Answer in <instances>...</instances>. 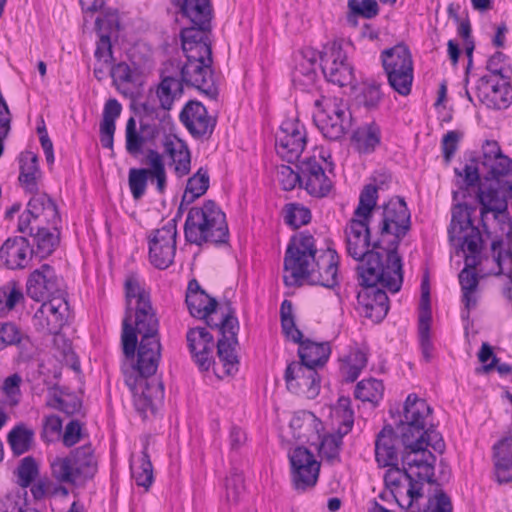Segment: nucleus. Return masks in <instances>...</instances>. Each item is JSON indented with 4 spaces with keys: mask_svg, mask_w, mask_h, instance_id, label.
I'll use <instances>...</instances> for the list:
<instances>
[{
    "mask_svg": "<svg viewBox=\"0 0 512 512\" xmlns=\"http://www.w3.org/2000/svg\"><path fill=\"white\" fill-rule=\"evenodd\" d=\"M370 196L359 197L352 218L347 223L345 243L347 254L358 261L357 274L365 283H381L392 293L403 283L402 258L394 249L384 248L368 219L373 203Z\"/></svg>",
    "mask_w": 512,
    "mask_h": 512,
    "instance_id": "nucleus-1",
    "label": "nucleus"
},
{
    "mask_svg": "<svg viewBox=\"0 0 512 512\" xmlns=\"http://www.w3.org/2000/svg\"><path fill=\"white\" fill-rule=\"evenodd\" d=\"M134 311V324L130 323V357L134 356L138 345V336H141L137 350V360L132 366L140 378L135 380L133 388L134 407L142 420L155 415L164 399V385L157 379L148 380L155 374L160 359V341L158 337L159 321L152 305L139 307Z\"/></svg>",
    "mask_w": 512,
    "mask_h": 512,
    "instance_id": "nucleus-2",
    "label": "nucleus"
},
{
    "mask_svg": "<svg viewBox=\"0 0 512 512\" xmlns=\"http://www.w3.org/2000/svg\"><path fill=\"white\" fill-rule=\"evenodd\" d=\"M339 257L334 249L318 251L314 237L305 232L291 238L284 257L286 286L309 284L334 288L338 284Z\"/></svg>",
    "mask_w": 512,
    "mask_h": 512,
    "instance_id": "nucleus-3",
    "label": "nucleus"
},
{
    "mask_svg": "<svg viewBox=\"0 0 512 512\" xmlns=\"http://www.w3.org/2000/svg\"><path fill=\"white\" fill-rule=\"evenodd\" d=\"M151 51L144 43H135L130 49V155L136 157L155 144L159 134L157 112L147 100L142 101L144 85L151 65Z\"/></svg>",
    "mask_w": 512,
    "mask_h": 512,
    "instance_id": "nucleus-4",
    "label": "nucleus"
},
{
    "mask_svg": "<svg viewBox=\"0 0 512 512\" xmlns=\"http://www.w3.org/2000/svg\"><path fill=\"white\" fill-rule=\"evenodd\" d=\"M190 314L198 319H204L210 328L219 331L217 355L222 362L227 375H233L238 371L239 359L236 348L239 344L238 333L240 329L236 311L229 300L218 303L206 292L192 294L186 299Z\"/></svg>",
    "mask_w": 512,
    "mask_h": 512,
    "instance_id": "nucleus-5",
    "label": "nucleus"
},
{
    "mask_svg": "<svg viewBox=\"0 0 512 512\" xmlns=\"http://www.w3.org/2000/svg\"><path fill=\"white\" fill-rule=\"evenodd\" d=\"M370 196L373 203L368 219L381 238L386 235L393 236L388 249L397 252L398 246L411 228V214L403 197L396 196L388 202L377 205L378 187L367 184L363 187L359 197Z\"/></svg>",
    "mask_w": 512,
    "mask_h": 512,
    "instance_id": "nucleus-6",
    "label": "nucleus"
},
{
    "mask_svg": "<svg viewBox=\"0 0 512 512\" xmlns=\"http://www.w3.org/2000/svg\"><path fill=\"white\" fill-rule=\"evenodd\" d=\"M455 174L462 178L461 191L453 192V199L465 198L470 190L476 192V199L481 205L480 215L483 220L485 215L492 212L495 218L507 212V201L512 199V181H491L488 185L480 184L478 167L475 164H465L463 170L454 169Z\"/></svg>",
    "mask_w": 512,
    "mask_h": 512,
    "instance_id": "nucleus-7",
    "label": "nucleus"
},
{
    "mask_svg": "<svg viewBox=\"0 0 512 512\" xmlns=\"http://www.w3.org/2000/svg\"><path fill=\"white\" fill-rule=\"evenodd\" d=\"M184 236L188 243L197 246L227 244L229 229L225 213L213 200L190 208L184 224Z\"/></svg>",
    "mask_w": 512,
    "mask_h": 512,
    "instance_id": "nucleus-8",
    "label": "nucleus"
},
{
    "mask_svg": "<svg viewBox=\"0 0 512 512\" xmlns=\"http://www.w3.org/2000/svg\"><path fill=\"white\" fill-rule=\"evenodd\" d=\"M181 43L186 56V62L180 68L182 85L194 87L211 99L216 98L218 89L212 69L211 40H181Z\"/></svg>",
    "mask_w": 512,
    "mask_h": 512,
    "instance_id": "nucleus-9",
    "label": "nucleus"
},
{
    "mask_svg": "<svg viewBox=\"0 0 512 512\" xmlns=\"http://www.w3.org/2000/svg\"><path fill=\"white\" fill-rule=\"evenodd\" d=\"M318 109L314 114V122L329 140H340L352 125V115L348 107L338 98L322 96L315 100Z\"/></svg>",
    "mask_w": 512,
    "mask_h": 512,
    "instance_id": "nucleus-10",
    "label": "nucleus"
},
{
    "mask_svg": "<svg viewBox=\"0 0 512 512\" xmlns=\"http://www.w3.org/2000/svg\"><path fill=\"white\" fill-rule=\"evenodd\" d=\"M381 61L390 87L402 96L411 93L413 61L409 48L397 44L381 53Z\"/></svg>",
    "mask_w": 512,
    "mask_h": 512,
    "instance_id": "nucleus-11",
    "label": "nucleus"
},
{
    "mask_svg": "<svg viewBox=\"0 0 512 512\" xmlns=\"http://www.w3.org/2000/svg\"><path fill=\"white\" fill-rule=\"evenodd\" d=\"M348 47V42L334 40L325 44L319 52L320 66L325 78L340 87L352 86L355 82L354 68L348 62Z\"/></svg>",
    "mask_w": 512,
    "mask_h": 512,
    "instance_id": "nucleus-12",
    "label": "nucleus"
},
{
    "mask_svg": "<svg viewBox=\"0 0 512 512\" xmlns=\"http://www.w3.org/2000/svg\"><path fill=\"white\" fill-rule=\"evenodd\" d=\"M475 207L466 203H457L452 208V217L448 228L450 243L462 252H475L476 248H483V239L480 230L473 225L471 216Z\"/></svg>",
    "mask_w": 512,
    "mask_h": 512,
    "instance_id": "nucleus-13",
    "label": "nucleus"
},
{
    "mask_svg": "<svg viewBox=\"0 0 512 512\" xmlns=\"http://www.w3.org/2000/svg\"><path fill=\"white\" fill-rule=\"evenodd\" d=\"M384 484L390 496L402 509H412L414 504L423 498V485L425 480H420L409 470H401L400 467H392L386 470Z\"/></svg>",
    "mask_w": 512,
    "mask_h": 512,
    "instance_id": "nucleus-14",
    "label": "nucleus"
},
{
    "mask_svg": "<svg viewBox=\"0 0 512 512\" xmlns=\"http://www.w3.org/2000/svg\"><path fill=\"white\" fill-rule=\"evenodd\" d=\"M183 17L192 24L180 32L181 40H211L213 9L210 0H172Z\"/></svg>",
    "mask_w": 512,
    "mask_h": 512,
    "instance_id": "nucleus-15",
    "label": "nucleus"
},
{
    "mask_svg": "<svg viewBox=\"0 0 512 512\" xmlns=\"http://www.w3.org/2000/svg\"><path fill=\"white\" fill-rule=\"evenodd\" d=\"M291 468V483L297 492L312 489L318 481L320 463L314 454L303 446H298L288 454Z\"/></svg>",
    "mask_w": 512,
    "mask_h": 512,
    "instance_id": "nucleus-16",
    "label": "nucleus"
},
{
    "mask_svg": "<svg viewBox=\"0 0 512 512\" xmlns=\"http://www.w3.org/2000/svg\"><path fill=\"white\" fill-rule=\"evenodd\" d=\"M144 163L150 168H130V192L135 200L145 194L148 179L156 180L159 193H164L166 188L167 176L162 155L155 149H149Z\"/></svg>",
    "mask_w": 512,
    "mask_h": 512,
    "instance_id": "nucleus-17",
    "label": "nucleus"
},
{
    "mask_svg": "<svg viewBox=\"0 0 512 512\" xmlns=\"http://www.w3.org/2000/svg\"><path fill=\"white\" fill-rule=\"evenodd\" d=\"M26 293L31 299L38 302L66 296L62 278L48 264L41 265L29 275Z\"/></svg>",
    "mask_w": 512,
    "mask_h": 512,
    "instance_id": "nucleus-18",
    "label": "nucleus"
},
{
    "mask_svg": "<svg viewBox=\"0 0 512 512\" xmlns=\"http://www.w3.org/2000/svg\"><path fill=\"white\" fill-rule=\"evenodd\" d=\"M68 318L69 305L66 296H60L43 301L32 321L37 331L57 335L67 324Z\"/></svg>",
    "mask_w": 512,
    "mask_h": 512,
    "instance_id": "nucleus-19",
    "label": "nucleus"
},
{
    "mask_svg": "<svg viewBox=\"0 0 512 512\" xmlns=\"http://www.w3.org/2000/svg\"><path fill=\"white\" fill-rule=\"evenodd\" d=\"M397 434L390 425H386L377 434L375 440V459L379 467H399V455L404 447L410 446V434Z\"/></svg>",
    "mask_w": 512,
    "mask_h": 512,
    "instance_id": "nucleus-20",
    "label": "nucleus"
},
{
    "mask_svg": "<svg viewBox=\"0 0 512 512\" xmlns=\"http://www.w3.org/2000/svg\"><path fill=\"white\" fill-rule=\"evenodd\" d=\"M284 380L288 391L307 399H314L320 392V376L312 366L293 361L285 369Z\"/></svg>",
    "mask_w": 512,
    "mask_h": 512,
    "instance_id": "nucleus-21",
    "label": "nucleus"
},
{
    "mask_svg": "<svg viewBox=\"0 0 512 512\" xmlns=\"http://www.w3.org/2000/svg\"><path fill=\"white\" fill-rule=\"evenodd\" d=\"M306 145L305 128L298 121L287 120L276 136V150L289 163L299 159Z\"/></svg>",
    "mask_w": 512,
    "mask_h": 512,
    "instance_id": "nucleus-22",
    "label": "nucleus"
},
{
    "mask_svg": "<svg viewBox=\"0 0 512 512\" xmlns=\"http://www.w3.org/2000/svg\"><path fill=\"white\" fill-rule=\"evenodd\" d=\"M409 439L410 446L404 447L401 452L402 468L400 469L413 472L414 476L427 483H434V455L427 452L425 447H421V440L415 441L412 436Z\"/></svg>",
    "mask_w": 512,
    "mask_h": 512,
    "instance_id": "nucleus-23",
    "label": "nucleus"
},
{
    "mask_svg": "<svg viewBox=\"0 0 512 512\" xmlns=\"http://www.w3.org/2000/svg\"><path fill=\"white\" fill-rule=\"evenodd\" d=\"M179 119L195 139L210 138L216 126V119L208 114L206 107L199 101H188Z\"/></svg>",
    "mask_w": 512,
    "mask_h": 512,
    "instance_id": "nucleus-24",
    "label": "nucleus"
},
{
    "mask_svg": "<svg viewBox=\"0 0 512 512\" xmlns=\"http://www.w3.org/2000/svg\"><path fill=\"white\" fill-rule=\"evenodd\" d=\"M482 249L476 248L475 252H463L465 255V267L458 275L462 290V302L465 306V310L462 312L463 318H469L470 310L477 305L476 291L479 285V277L475 269L481 262Z\"/></svg>",
    "mask_w": 512,
    "mask_h": 512,
    "instance_id": "nucleus-25",
    "label": "nucleus"
},
{
    "mask_svg": "<svg viewBox=\"0 0 512 512\" xmlns=\"http://www.w3.org/2000/svg\"><path fill=\"white\" fill-rule=\"evenodd\" d=\"M298 169L302 171L301 188L316 198L328 196L333 188V182L315 157L302 161L298 165Z\"/></svg>",
    "mask_w": 512,
    "mask_h": 512,
    "instance_id": "nucleus-26",
    "label": "nucleus"
},
{
    "mask_svg": "<svg viewBox=\"0 0 512 512\" xmlns=\"http://www.w3.org/2000/svg\"><path fill=\"white\" fill-rule=\"evenodd\" d=\"M191 356L201 371H208L214 363L215 342L212 334L205 327L190 328L186 334Z\"/></svg>",
    "mask_w": 512,
    "mask_h": 512,
    "instance_id": "nucleus-27",
    "label": "nucleus"
},
{
    "mask_svg": "<svg viewBox=\"0 0 512 512\" xmlns=\"http://www.w3.org/2000/svg\"><path fill=\"white\" fill-rule=\"evenodd\" d=\"M95 29L99 40L95 50L97 61L108 64L113 60L112 38L117 37L119 32V17L117 11H106L95 20Z\"/></svg>",
    "mask_w": 512,
    "mask_h": 512,
    "instance_id": "nucleus-28",
    "label": "nucleus"
},
{
    "mask_svg": "<svg viewBox=\"0 0 512 512\" xmlns=\"http://www.w3.org/2000/svg\"><path fill=\"white\" fill-rule=\"evenodd\" d=\"M431 413L432 409L424 399L416 394H409L404 404L403 419L397 429L410 435L421 433L427 426V418Z\"/></svg>",
    "mask_w": 512,
    "mask_h": 512,
    "instance_id": "nucleus-29",
    "label": "nucleus"
},
{
    "mask_svg": "<svg viewBox=\"0 0 512 512\" xmlns=\"http://www.w3.org/2000/svg\"><path fill=\"white\" fill-rule=\"evenodd\" d=\"M9 346L18 350V361L25 362L32 358V343L27 333L15 322H0V352Z\"/></svg>",
    "mask_w": 512,
    "mask_h": 512,
    "instance_id": "nucleus-30",
    "label": "nucleus"
},
{
    "mask_svg": "<svg viewBox=\"0 0 512 512\" xmlns=\"http://www.w3.org/2000/svg\"><path fill=\"white\" fill-rule=\"evenodd\" d=\"M289 426L293 437L300 442L316 445L321 439L323 424L312 412H296Z\"/></svg>",
    "mask_w": 512,
    "mask_h": 512,
    "instance_id": "nucleus-31",
    "label": "nucleus"
},
{
    "mask_svg": "<svg viewBox=\"0 0 512 512\" xmlns=\"http://www.w3.org/2000/svg\"><path fill=\"white\" fill-rule=\"evenodd\" d=\"M33 196L27 204V211L34 217V223L46 224L59 231L61 218L55 202L46 193H32Z\"/></svg>",
    "mask_w": 512,
    "mask_h": 512,
    "instance_id": "nucleus-32",
    "label": "nucleus"
},
{
    "mask_svg": "<svg viewBox=\"0 0 512 512\" xmlns=\"http://www.w3.org/2000/svg\"><path fill=\"white\" fill-rule=\"evenodd\" d=\"M33 250L27 238H8L0 248V259L9 269H21L28 265Z\"/></svg>",
    "mask_w": 512,
    "mask_h": 512,
    "instance_id": "nucleus-33",
    "label": "nucleus"
},
{
    "mask_svg": "<svg viewBox=\"0 0 512 512\" xmlns=\"http://www.w3.org/2000/svg\"><path fill=\"white\" fill-rule=\"evenodd\" d=\"M362 289L357 292L359 307L376 308V322H380L388 313L389 298L383 289L377 287L381 283H365L362 277H358Z\"/></svg>",
    "mask_w": 512,
    "mask_h": 512,
    "instance_id": "nucleus-34",
    "label": "nucleus"
},
{
    "mask_svg": "<svg viewBox=\"0 0 512 512\" xmlns=\"http://www.w3.org/2000/svg\"><path fill=\"white\" fill-rule=\"evenodd\" d=\"M176 237V220L171 219L149 238V255L175 257Z\"/></svg>",
    "mask_w": 512,
    "mask_h": 512,
    "instance_id": "nucleus-35",
    "label": "nucleus"
},
{
    "mask_svg": "<svg viewBox=\"0 0 512 512\" xmlns=\"http://www.w3.org/2000/svg\"><path fill=\"white\" fill-rule=\"evenodd\" d=\"M165 153L174 164V171L178 177H184L191 170V154L187 144L177 137H166L163 142Z\"/></svg>",
    "mask_w": 512,
    "mask_h": 512,
    "instance_id": "nucleus-36",
    "label": "nucleus"
},
{
    "mask_svg": "<svg viewBox=\"0 0 512 512\" xmlns=\"http://www.w3.org/2000/svg\"><path fill=\"white\" fill-rule=\"evenodd\" d=\"M495 475L499 483L512 481V434L498 441L494 446Z\"/></svg>",
    "mask_w": 512,
    "mask_h": 512,
    "instance_id": "nucleus-37",
    "label": "nucleus"
},
{
    "mask_svg": "<svg viewBox=\"0 0 512 512\" xmlns=\"http://www.w3.org/2000/svg\"><path fill=\"white\" fill-rule=\"evenodd\" d=\"M19 182L26 192L39 191L42 173L38 165V157L33 152L26 151L20 155Z\"/></svg>",
    "mask_w": 512,
    "mask_h": 512,
    "instance_id": "nucleus-38",
    "label": "nucleus"
},
{
    "mask_svg": "<svg viewBox=\"0 0 512 512\" xmlns=\"http://www.w3.org/2000/svg\"><path fill=\"white\" fill-rule=\"evenodd\" d=\"M351 143L360 154H370L381 143V129L375 122L359 126L351 136Z\"/></svg>",
    "mask_w": 512,
    "mask_h": 512,
    "instance_id": "nucleus-39",
    "label": "nucleus"
},
{
    "mask_svg": "<svg viewBox=\"0 0 512 512\" xmlns=\"http://www.w3.org/2000/svg\"><path fill=\"white\" fill-rule=\"evenodd\" d=\"M299 344L298 355L300 363L306 366H312L313 369L323 367L328 361L331 348L328 342L316 343L311 340L302 339L297 342Z\"/></svg>",
    "mask_w": 512,
    "mask_h": 512,
    "instance_id": "nucleus-40",
    "label": "nucleus"
},
{
    "mask_svg": "<svg viewBox=\"0 0 512 512\" xmlns=\"http://www.w3.org/2000/svg\"><path fill=\"white\" fill-rule=\"evenodd\" d=\"M122 112L121 104L114 98L106 101L100 123V141L104 148H112L115 121Z\"/></svg>",
    "mask_w": 512,
    "mask_h": 512,
    "instance_id": "nucleus-41",
    "label": "nucleus"
},
{
    "mask_svg": "<svg viewBox=\"0 0 512 512\" xmlns=\"http://www.w3.org/2000/svg\"><path fill=\"white\" fill-rule=\"evenodd\" d=\"M70 456L79 479H89L95 475L98 465L91 445L77 448Z\"/></svg>",
    "mask_w": 512,
    "mask_h": 512,
    "instance_id": "nucleus-42",
    "label": "nucleus"
},
{
    "mask_svg": "<svg viewBox=\"0 0 512 512\" xmlns=\"http://www.w3.org/2000/svg\"><path fill=\"white\" fill-rule=\"evenodd\" d=\"M183 94L182 82L174 76H162L156 89L160 106L164 110H171L176 99Z\"/></svg>",
    "mask_w": 512,
    "mask_h": 512,
    "instance_id": "nucleus-43",
    "label": "nucleus"
},
{
    "mask_svg": "<svg viewBox=\"0 0 512 512\" xmlns=\"http://www.w3.org/2000/svg\"><path fill=\"white\" fill-rule=\"evenodd\" d=\"M130 312L134 308L149 307L151 291L147 283L137 273L130 272L129 280Z\"/></svg>",
    "mask_w": 512,
    "mask_h": 512,
    "instance_id": "nucleus-44",
    "label": "nucleus"
},
{
    "mask_svg": "<svg viewBox=\"0 0 512 512\" xmlns=\"http://www.w3.org/2000/svg\"><path fill=\"white\" fill-rule=\"evenodd\" d=\"M316 56V52L311 49L301 52L300 60L293 73L294 82H303L305 85H311L315 82L317 76L314 68Z\"/></svg>",
    "mask_w": 512,
    "mask_h": 512,
    "instance_id": "nucleus-45",
    "label": "nucleus"
},
{
    "mask_svg": "<svg viewBox=\"0 0 512 512\" xmlns=\"http://www.w3.org/2000/svg\"><path fill=\"white\" fill-rule=\"evenodd\" d=\"M419 337L423 351L428 357L427 349L430 346V322H431V305H430V292H421V299L419 305Z\"/></svg>",
    "mask_w": 512,
    "mask_h": 512,
    "instance_id": "nucleus-46",
    "label": "nucleus"
},
{
    "mask_svg": "<svg viewBox=\"0 0 512 512\" xmlns=\"http://www.w3.org/2000/svg\"><path fill=\"white\" fill-rule=\"evenodd\" d=\"M34 439L33 430L24 424L16 425L7 435V442L14 455L20 456L30 450Z\"/></svg>",
    "mask_w": 512,
    "mask_h": 512,
    "instance_id": "nucleus-47",
    "label": "nucleus"
},
{
    "mask_svg": "<svg viewBox=\"0 0 512 512\" xmlns=\"http://www.w3.org/2000/svg\"><path fill=\"white\" fill-rule=\"evenodd\" d=\"M209 188V175L208 171L200 167L198 171L188 179L186 188L183 194V201L191 204L197 198L206 193Z\"/></svg>",
    "mask_w": 512,
    "mask_h": 512,
    "instance_id": "nucleus-48",
    "label": "nucleus"
},
{
    "mask_svg": "<svg viewBox=\"0 0 512 512\" xmlns=\"http://www.w3.org/2000/svg\"><path fill=\"white\" fill-rule=\"evenodd\" d=\"M148 445L149 443L146 439L138 459L139 466L133 475L130 474V477L135 478L136 484L145 490H148L154 482L153 465L148 454Z\"/></svg>",
    "mask_w": 512,
    "mask_h": 512,
    "instance_id": "nucleus-49",
    "label": "nucleus"
},
{
    "mask_svg": "<svg viewBox=\"0 0 512 512\" xmlns=\"http://www.w3.org/2000/svg\"><path fill=\"white\" fill-rule=\"evenodd\" d=\"M384 385L380 380L370 378L357 383L354 396L362 402L377 404L382 399Z\"/></svg>",
    "mask_w": 512,
    "mask_h": 512,
    "instance_id": "nucleus-50",
    "label": "nucleus"
},
{
    "mask_svg": "<svg viewBox=\"0 0 512 512\" xmlns=\"http://www.w3.org/2000/svg\"><path fill=\"white\" fill-rule=\"evenodd\" d=\"M51 227L37 224V231L32 236L36 245V253L44 258L52 254L59 242V233L57 235L50 232Z\"/></svg>",
    "mask_w": 512,
    "mask_h": 512,
    "instance_id": "nucleus-51",
    "label": "nucleus"
},
{
    "mask_svg": "<svg viewBox=\"0 0 512 512\" xmlns=\"http://www.w3.org/2000/svg\"><path fill=\"white\" fill-rule=\"evenodd\" d=\"M24 302V294L15 282H8L0 287V312H9Z\"/></svg>",
    "mask_w": 512,
    "mask_h": 512,
    "instance_id": "nucleus-52",
    "label": "nucleus"
},
{
    "mask_svg": "<svg viewBox=\"0 0 512 512\" xmlns=\"http://www.w3.org/2000/svg\"><path fill=\"white\" fill-rule=\"evenodd\" d=\"M281 327L285 336L293 341L299 342L303 338L302 332L296 327L293 316V305L289 300H284L280 307Z\"/></svg>",
    "mask_w": 512,
    "mask_h": 512,
    "instance_id": "nucleus-53",
    "label": "nucleus"
},
{
    "mask_svg": "<svg viewBox=\"0 0 512 512\" xmlns=\"http://www.w3.org/2000/svg\"><path fill=\"white\" fill-rule=\"evenodd\" d=\"M53 477L60 483H75L79 478L74 468L71 456L56 458L51 463Z\"/></svg>",
    "mask_w": 512,
    "mask_h": 512,
    "instance_id": "nucleus-54",
    "label": "nucleus"
},
{
    "mask_svg": "<svg viewBox=\"0 0 512 512\" xmlns=\"http://www.w3.org/2000/svg\"><path fill=\"white\" fill-rule=\"evenodd\" d=\"M48 405L67 415H75L81 412L82 401L72 393L54 394L48 401Z\"/></svg>",
    "mask_w": 512,
    "mask_h": 512,
    "instance_id": "nucleus-55",
    "label": "nucleus"
},
{
    "mask_svg": "<svg viewBox=\"0 0 512 512\" xmlns=\"http://www.w3.org/2000/svg\"><path fill=\"white\" fill-rule=\"evenodd\" d=\"M382 99L381 85L374 81L364 82L357 96L358 103L368 110L377 109Z\"/></svg>",
    "mask_w": 512,
    "mask_h": 512,
    "instance_id": "nucleus-56",
    "label": "nucleus"
},
{
    "mask_svg": "<svg viewBox=\"0 0 512 512\" xmlns=\"http://www.w3.org/2000/svg\"><path fill=\"white\" fill-rule=\"evenodd\" d=\"M311 220V212L308 208L298 204L289 203L284 207V221L293 229L306 225Z\"/></svg>",
    "mask_w": 512,
    "mask_h": 512,
    "instance_id": "nucleus-57",
    "label": "nucleus"
},
{
    "mask_svg": "<svg viewBox=\"0 0 512 512\" xmlns=\"http://www.w3.org/2000/svg\"><path fill=\"white\" fill-rule=\"evenodd\" d=\"M351 400L348 397H340L337 401L336 414L341 417L338 434H348L354 424V412L350 407Z\"/></svg>",
    "mask_w": 512,
    "mask_h": 512,
    "instance_id": "nucleus-58",
    "label": "nucleus"
},
{
    "mask_svg": "<svg viewBox=\"0 0 512 512\" xmlns=\"http://www.w3.org/2000/svg\"><path fill=\"white\" fill-rule=\"evenodd\" d=\"M38 475V466L31 456L23 458L17 468L18 485L22 488L30 487Z\"/></svg>",
    "mask_w": 512,
    "mask_h": 512,
    "instance_id": "nucleus-59",
    "label": "nucleus"
},
{
    "mask_svg": "<svg viewBox=\"0 0 512 512\" xmlns=\"http://www.w3.org/2000/svg\"><path fill=\"white\" fill-rule=\"evenodd\" d=\"M415 441L421 440V447L431 446L436 452L443 453L445 449L444 440L439 432L432 428H424L421 433L411 435Z\"/></svg>",
    "mask_w": 512,
    "mask_h": 512,
    "instance_id": "nucleus-60",
    "label": "nucleus"
},
{
    "mask_svg": "<svg viewBox=\"0 0 512 512\" xmlns=\"http://www.w3.org/2000/svg\"><path fill=\"white\" fill-rule=\"evenodd\" d=\"M226 500L229 503H237L244 491V478L238 471H232L226 478Z\"/></svg>",
    "mask_w": 512,
    "mask_h": 512,
    "instance_id": "nucleus-61",
    "label": "nucleus"
},
{
    "mask_svg": "<svg viewBox=\"0 0 512 512\" xmlns=\"http://www.w3.org/2000/svg\"><path fill=\"white\" fill-rule=\"evenodd\" d=\"M482 163L488 169L491 181H497V179L507 176L511 171V160L503 154Z\"/></svg>",
    "mask_w": 512,
    "mask_h": 512,
    "instance_id": "nucleus-62",
    "label": "nucleus"
},
{
    "mask_svg": "<svg viewBox=\"0 0 512 512\" xmlns=\"http://www.w3.org/2000/svg\"><path fill=\"white\" fill-rule=\"evenodd\" d=\"M344 435L339 434V436H327L323 439H320L319 453L320 455L327 459L329 462L333 463L334 461L339 459V451L341 445V439Z\"/></svg>",
    "mask_w": 512,
    "mask_h": 512,
    "instance_id": "nucleus-63",
    "label": "nucleus"
},
{
    "mask_svg": "<svg viewBox=\"0 0 512 512\" xmlns=\"http://www.w3.org/2000/svg\"><path fill=\"white\" fill-rule=\"evenodd\" d=\"M277 174L278 179L284 190L291 191L297 185L301 187L302 171L300 169L298 172H296L288 165H281L280 167H278Z\"/></svg>",
    "mask_w": 512,
    "mask_h": 512,
    "instance_id": "nucleus-64",
    "label": "nucleus"
}]
</instances>
